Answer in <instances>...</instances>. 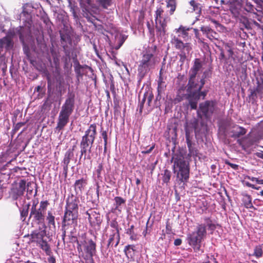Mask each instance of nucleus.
I'll return each instance as SVG.
<instances>
[{"instance_id":"12","label":"nucleus","mask_w":263,"mask_h":263,"mask_svg":"<svg viewBox=\"0 0 263 263\" xmlns=\"http://www.w3.org/2000/svg\"><path fill=\"white\" fill-rule=\"evenodd\" d=\"M205 84V80L201 79L200 81H196V78H192L190 76V79L187 86V92H198L201 90Z\"/></svg>"},{"instance_id":"22","label":"nucleus","mask_w":263,"mask_h":263,"mask_svg":"<svg viewBox=\"0 0 263 263\" xmlns=\"http://www.w3.org/2000/svg\"><path fill=\"white\" fill-rule=\"evenodd\" d=\"M87 184V179L86 178H82L77 180L74 184V191L76 194H81Z\"/></svg>"},{"instance_id":"53","label":"nucleus","mask_w":263,"mask_h":263,"mask_svg":"<svg viewBox=\"0 0 263 263\" xmlns=\"http://www.w3.org/2000/svg\"><path fill=\"white\" fill-rule=\"evenodd\" d=\"M118 42V45L115 47V49H119L125 42V39L124 36H120L116 39Z\"/></svg>"},{"instance_id":"35","label":"nucleus","mask_w":263,"mask_h":263,"mask_svg":"<svg viewBox=\"0 0 263 263\" xmlns=\"http://www.w3.org/2000/svg\"><path fill=\"white\" fill-rule=\"evenodd\" d=\"M30 206V203H28L24 205L23 208L20 209L21 213V219L23 221H24L28 215L29 209Z\"/></svg>"},{"instance_id":"56","label":"nucleus","mask_w":263,"mask_h":263,"mask_svg":"<svg viewBox=\"0 0 263 263\" xmlns=\"http://www.w3.org/2000/svg\"><path fill=\"white\" fill-rule=\"evenodd\" d=\"M26 124L25 122H18L14 127L12 130V134L14 135L20 128Z\"/></svg>"},{"instance_id":"17","label":"nucleus","mask_w":263,"mask_h":263,"mask_svg":"<svg viewBox=\"0 0 263 263\" xmlns=\"http://www.w3.org/2000/svg\"><path fill=\"white\" fill-rule=\"evenodd\" d=\"M84 249L87 254L89 255L92 263H93V256L96 252V243L92 239L85 241Z\"/></svg>"},{"instance_id":"41","label":"nucleus","mask_w":263,"mask_h":263,"mask_svg":"<svg viewBox=\"0 0 263 263\" xmlns=\"http://www.w3.org/2000/svg\"><path fill=\"white\" fill-rule=\"evenodd\" d=\"M195 143L191 144L190 146H187L189 149V154L187 155V159H189L191 157H194L197 156V150L194 147Z\"/></svg>"},{"instance_id":"54","label":"nucleus","mask_w":263,"mask_h":263,"mask_svg":"<svg viewBox=\"0 0 263 263\" xmlns=\"http://www.w3.org/2000/svg\"><path fill=\"white\" fill-rule=\"evenodd\" d=\"M39 246L45 251H47L49 249V246L47 242V241L45 239L42 240L41 242L37 243Z\"/></svg>"},{"instance_id":"64","label":"nucleus","mask_w":263,"mask_h":263,"mask_svg":"<svg viewBox=\"0 0 263 263\" xmlns=\"http://www.w3.org/2000/svg\"><path fill=\"white\" fill-rule=\"evenodd\" d=\"M210 21L215 25L216 28L218 27H222V26L218 22V21H216L214 19L210 18Z\"/></svg>"},{"instance_id":"20","label":"nucleus","mask_w":263,"mask_h":263,"mask_svg":"<svg viewBox=\"0 0 263 263\" xmlns=\"http://www.w3.org/2000/svg\"><path fill=\"white\" fill-rule=\"evenodd\" d=\"M61 42L64 49H70L72 46V41L70 38L69 32L64 33L62 31H60Z\"/></svg>"},{"instance_id":"8","label":"nucleus","mask_w":263,"mask_h":263,"mask_svg":"<svg viewBox=\"0 0 263 263\" xmlns=\"http://www.w3.org/2000/svg\"><path fill=\"white\" fill-rule=\"evenodd\" d=\"M47 51V59L52 66L57 68L60 65V61L61 59L65 64L70 60L69 50H63V53L61 58V53L59 50H46Z\"/></svg>"},{"instance_id":"49","label":"nucleus","mask_w":263,"mask_h":263,"mask_svg":"<svg viewBox=\"0 0 263 263\" xmlns=\"http://www.w3.org/2000/svg\"><path fill=\"white\" fill-rule=\"evenodd\" d=\"M102 137L104 140V151L106 153L107 149V135L106 130L102 131L101 132Z\"/></svg>"},{"instance_id":"4","label":"nucleus","mask_w":263,"mask_h":263,"mask_svg":"<svg viewBox=\"0 0 263 263\" xmlns=\"http://www.w3.org/2000/svg\"><path fill=\"white\" fill-rule=\"evenodd\" d=\"M156 61V58L151 50L143 51L138 68V75L141 79L144 78L150 69L155 65Z\"/></svg>"},{"instance_id":"39","label":"nucleus","mask_w":263,"mask_h":263,"mask_svg":"<svg viewBox=\"0 0 263 263\" xmlns=\"http://www.w3.org/2000/svg\"><path fill=\"white\" fill-rule=\"evenodd\" d=\"M248 91H250V94L248 96L250 100V102L252 104H254L256 103L257 101V97L258 96V93L256 92L253 89L251 88L249 89Z\"/></svg>"},{"instance_id":"48","label":"nucleus","mask_w":263,"mask_h":263,"mask_svg":"<svg viewBox=\"0 0 263 263\" xmlns=\"http://www.w3.org/2000/svg\"><path fill=\"white\" fill-rule=\"evenodd\" d=\"M253 255L257 258H259L262 255V250L260 246H256L254 249Z\"/></svg>"},{"instance_id":"36","label":"nucleus","mask_w":263,"mask_h":263,"mask_svg":"<svg viewBox=\"0 0 263 263\" xmlns=\"http://www.w3.org/2000/svg\"><path fill=\"white\" fill-rule=\"evenodd\" d=\"M115 203L114 205L115 206V210H118L119 211H121V205L123 204H125V200L124 199L121 197L117 196L114 198Z\"/></svg>"},{"instance_id":"2","label":"nucleus","mask_w":263,"mask_h":263,"mask_svg":"<svg viewBox=\"0 0 263 263\" xmlns=\"http://www.w3.org/2000/svg\"><path fill=\"white\" fill-rule=\"evenodd\" d=\"M178 37L174 36L171 39L172 48L178 49H190L192 48L190 41L194 33L197 36L198 30L193 28L180 25L178 28L175 29Z\"/></svg>"},{"instance_id":"28","label":"nucleus","mask_w":263,"mask_h":263,"mask_svg":"<svg viewBox=\"0 0 263 263\" xmlns=\"http://www.w3.org/2000/svg\"><path fill=\"white\" fill-rule=\"evenodd\" d=\"M92 156V148H89L87 149L82 148V150H80V156L79 163H80V161L82 158L84 160H90Z\"/></svg>"},{"instance_id":"43","label":"nucleus","mask_w":263,"mask_h":263,"mask_svg":"<svg viewBox=\"0 0 263 263\" xmlns=\"http://www.w3.org/2000/svg\"><path fill=\"white\" fill-rule=\"evenodd\" d=\"M69 7H70V11L72 13L73 17L75 18H78V11L79 10L78 6L74 4H72L71 2H70Z\"/></svg>"},{"instance_id":"50","label":"nucleus","mask_w":263,"mask_h":263,"mask_svg":"<svg viewBox=\"0 0 263 263\" xmlns=\"http://www.w3.org/2000/svg\"><path fill=\"white\" fill-rule=\"evenodd\" d=\"M147 96V93H145L144 94V96H143V97L142 100L140 101L139 105L138 106L140 113H142V109H143V108L144 106V104L146 100Z\"/></svg>"},{"instance_id":"33","label":"nucleus","mask_w":263,"mask_h":263,"mask_svg":"<svg viewBox=\"0 0 263 263\" xmlns=\"http://www.w3.org/2000/svg\"><path fill=\"white\" fill-rule=\"evenodd\" d=\"M242 202L244 204L245 206L247 209H255V208L253 205L252 203V198L251 196L249 195L246 194L243 196L242 198Z\"/></svg>"},{"instance_id":"60","label":"nucleus","mask_w":263,"mask_h":263,"mask_svg":"<svg viewBox=\"0 0 263 263\" xmlns=\"http://www.w3.org/2000/svg\"><path fill=\"white\" fill-rule=\"evenodd\" d=\"M172 227L168 222V220H167L166 223V233L170 234L172 233Z\"/></svg>"},{"instance_id":"19","label":"nucleus","mask_w":263,"mask_h":263,"mask_svg":"<svg viewBox=\"0 0 263 263\" xmlns=\"http://www.w3.org/2000/svg\"><path fill=\"white\" fill-rule=\"evenodd\" d=\"M167 26L166 18H164L163 21L155 22L156 35L157 36H164L166 33V27Z\"/></svg>"},{"instance_id":"1","label":"nucleus","mask_w":263,"mask_h":263,"mask_svg":"<svg viewBox=\"0 0 263 263\" xmlns=\"http://www.w3.org/2000/svg\"><path fill=\"white\" fill-rule=\"evenodd\" d=\"M172 161L173 162V172L175 174L176 181L181 187H184L190 178V162L185 160L181 153H174Z\"/></svg>"},{"instance_id":"44","label":"nucleus","mask_w":263,"mask_h":263,"mask_svg":"<svg viewBox=\"0 0 263 263\" xmlns=\"http://www.w3.org/2000/svg\"><path fill=\"white\" fill-rule=\"evenodd\" d=\"M134 226L131 225L130 228L126 230V233L130 235V239L132 240H136L137 239V235L134 231Z\"/></svg>"},{"instance_id":"24","label":"nucleus","mask_w":263,"mask_h":263,"mask_svg":"<svg viewBox=\"0 0 263 263\" xmlns=\"http://www.w3.org/2000/svg\"><path fill=\"white\" fill-rule=\"evenodd\" d=\"M247 133V129L243 127L240 126L238 125H234L233 126L231 130V137L234 138H239L242 136L245 135Z\"/></svg>"},{"instance_id":"13","label":"nucleus","mask_w":263,"mask_h":263,"mask_svg":"<svg viewBox=\"0 0 263 263\" xmlns=\"http://www.w3.org/2000/svg\"><path fill=\"white\" fill-rule=\"evenodd\" d=\"M76 147V145H73L72 148H69L65 153L64 159L62 162V165L63 167V173L65 177H66L68 171V165L70 160L73 158V152Z\"/></svg>"},{"instance_id":"31","label":"nucleus","mask_w":263,"mask_h":263,"mask_svg":"<svg viewBox=\"0 0 263 263\" xmlns=\"http://www.w3.org/2000/svg\"><path fill=\"white\" fill-rule=\"evenodd\" d=\"M256 81L257 86L253 88V89L258 93V96L260 98H262L263 95V80L262 79L260 80L256 79Z\"/></svg>"},{"instance_id":"55","label":"nucleus","mask_w":263,"mask_h":263,"mask_svg":"<svg viewBox=\"0 0 263 263\" xmlns=\"http://www.w3.org/2000/svg\"><path fill=\"white\" fill-rule=\"evenodd\" d=\"M245 9L247 11L253 13H255L254 10H256L254 6L250 3H246Z\"/></svg>"},{"instance_id":"46","label":"nucleus","mask_w":263,"mask_h":263,"mask_svg":"<svg viewBox=\"0 0 263 263\" xmlns=\"http://www.w3.org/2000/svg\"><path fill=\"white\" fill-rule=\"evenodd\" d=\"M99 4L104 9H107L112 4V0H98Z\"/></svg>"},{"instance_id":"62","label":"nucleus","mask_w":263,"mask_h":263,"mask_svg":"<svg viewBox=\"0 0 263 263\" xmlns=\"http://www.w3.org/2000/svg\"><path fill=\"white\" fill-rule=\"evenodd\" d=\"M153 99V95L151 93H147V98H146V99H147L146 104L148 106H150V104L151 103Z\"/></svg>"},{"instance_id":"38","label":"nucleus","mask_w":263,"mask_h":263,"mask_svg":"<svg viewBox=\"0 0 263 263\" xmlns=\"http://www.w3.org/2000/svg\"><path fill=\"white\" fill-rule=\"evenodd\" d=\"M166 7L170 8L169 13L172 15L176 8V0H166Z\"/></svg>"},{"instance_id":"5","label":"nucleus","mask_w":263,"mask_h":263,"mask_svg":"<svg viewBox=\"0 0 263 263\" xmlns=\"http://www.w3.org/2000/svg\"><path fill=\"white\" fill-rule=\"evenodd\" d=\"M206 235L204 224H198L196 231L187 235V239L189 245L193 247L195 251L200 250L201 242Z\"/></svg>"},{"instance_id":"61","label":"nucleus","mask_w":263,"mask_h":263,"mask_svg":"<svg viewBox=\"0 0 263 263\" xmlns=\"http://www.w3.org/2000/svg\"><path fill=\"white\" fill-rule=\"evenodd\" d=\"M225 163L228 165H229L230 166H231L232 168L235 170H238V165L237 164H233V163H231L230 162H229V161H226L225 162Z\"/></svg>"},{"instance_id":"7","label":"nucleus","mask_w":263,"mask_h":263,"mask_svg":"<svg viewBox=\"0 0 263 263\" xmlns=\"http://www.w3.org/2000/svg\"><path fill=\"white\" fill-rule=\"evenodd\" d=\"M97 126L95 124H91L85 131V135L82 137L80 143V150L92 148L97 135Z\"/></svg>"},{"instance_id":"18","label":"nucleus","mask_w":263,"mask_h":263,"mask_svg":"<svg viewBox=\"0 0 263 263\" xmlns=\"http://www.w3.org/2000/svg\"><path fill=\"white\" fill-rule=\"evenodd\" d=\"M17 33L19 35L20 40L23 45V49H29L27 46L26 42L30 37L29 29H25L23 27H20L17 30Z\"/></svg>"},{"instance_id":"47","label":"nucleus","mask_w":263,"mask_h":263,"mask_svg":"<svg viewBox=\"0 0 263 263\" xmlns=\"http://www.w3.org/2000/svg\"><path fill=\"white\" fill-rule=\"evenodd\" d=\"M103 170V166L102 163H100L98 164L97 167L96 168V173L97 175L98 179L100 180L102 179L101 174Z\"/></svg>"},{"instance_id":"15","label":"nucleus","mask_w":263,"mask_h":263,"mask_svg":"<svg viewBox=\"0 0 263 263\" xmlns=\"http://www.w3.org/2000/svg\"><path fill=\"white\" fill-rule=\"evenodd\" d=\"M32 218L33 221L39 224L44 223L45 213L40 209L30 210L29 219Z\"/></svg>"},{"instance_id":"11","label":"nucleus","mask_w":263,"mask_h":263,"mask_svg":"<svg viewBox=\"0 0 263 263\" xmlns=\"http://www.w3.org/2000/svg\"><path fill=\"white\" fill-rule=\"evenodd\" d=\"M192 124L194 129L196 138L197 140H202L203 137L206 136L208 133V127L207 124L203 121L194 120Z\"/></svg>"},{"instance_id":"42","label":"nucleus","mask_w":263,"mask_h":263,"mask_svg":"<svg viewBox=\"0 0 263 263\" xmlns=\"http://www.w3.org/2000/svg\"><path fill=\"white\" fill-rule=\"evenodd\" d=\"M190 4L193 7V9L194 11H196V13L198 14H200L201 12V8L200 7V4L197 3L196 1L194 0H192L190 2Z\"/></svg>"},{"instance_id":"23","label":"nucleus","mask_w":263,"mask_h":263,"mask_svg":"<svg viewBox=\"0 0 263 263\" xmlns=\"http://www.w3.org/2000/svg\"><path fill=\"white\" fill-rule=\"evenodd\" d=\"M201 31L202 32L204 35H205L211 41L214 40H218L219 38L218 33L214 31L209 27L202 26L201 27Z\"/></svg>"},{"instance_id":"10","label":"nucleus","mask_w":263,"mask_h":263,"mask_svg":"<svg viewBox=\"0 0 263 263\" xmlns=\"http://www.w3.org/2000/svg\"><path fill=\"white\" fill-rule=\"evenodd\" d=\"M26 189V181L24 179H22L16 185L15 187H12L10 192V197L13 200H17L22 199V197Z\"/></svg>"},{"instance_id":"25","label":"nucleus","mask_w":263,"mask_h":263,"mask_svg":"<svg viewBox=\"0 0 263 263\" xmlns=\"http://www.w3.org/2000/svg\"><path fill=\"white\" fill-rule=\"evenodd\" d=\"M202 67V64L199 59H195L193 67L190 70V76L192 78H196L197 74Z\"/></svg>"},{"instance_id":"21","label":"nucleus","mask_w":263,"mask_h":263,"mask_svg":"<svg viewBox=\"0 0 263 263\" xmlns=\"http://www.w3.org/2000/svg\"><path fill=\"white\" fill-rule=\"evenodd\" d=\"M186 99L189 101V104L191 109H196L197 108V103L199 100V95L198 92H188Z\"/></svg>"},{"instance_id":"6","label":"nucleus","mask_w":263,"mask_h":263,"mask_svg":"<svg viewBox=\"0 0 263 263\" xmlns=\"http://www.w3.org/2000/svg\"><path fill=\"white\" fill-rule=\"evenodd\" d=\"M78 213L65 210L62 226L63 231L62 236L64 242L67 231L70 228V233L72 234L73 233V230L78 224Z\"/></svg>"},{"instance_id":"34","label":"nucleus","mask_w":263,"mask_h":263,"mask_svg":"<svg viewBox=\"0 0 263 263\" xmlns=\"http://www.w3.org/2000/svg\"><path fill=\"white\" fill-rule=\"evenodd\" d=\"M164 11L163 8L161 7H158L157 8L156 11H155V22H158L159 21H163L164 17H163V13ZM164 18H167V17H164Z\"/></svg>"},{"instance_id":"29","label":"nucleus","mask_w":263,"mask_h":263,"mask_svg":"<svg viewBox=\"0 0 263 263\" xmlns=\"http://www.w3.org/2000/svg\"><path fill=\"white\" fill-rule=\"evenodd\" d=\"M166 87V84L165 82L163 81V79L162 77V76L160 75L159 80L158 81V88H157V91L158 95L157 97V100H159L161 98V95L162 93Z\"/></svg>"},{"instance_id":"52","label":"nucleus","mask_w":263,"mask_h":263,"mask_svg":"<svg viewBox=\"0 0 263 263\" xmlns=\"http://www.w3.org/2000/svg\"><path fill=\"white\" fill-rule=\"evenodd\" d=\"M49 204V203L48 201H42L40 202V207L38 208V209H40L41 211H43L45 213V212L47 209V207L48 205Z\"/></svg>"},{"instance_id":"37","label":"nucleus","mask_w":263,"mask_h":263,"mask_svg":"<svg viewBox=\"0 0 263 263\" xmlns=\"http://www.w3.org/2000/svg\"><path fill=\"white\" fill-rule=\"evenodd\" d=\"M46 220L47 221V223L49 227H51L52 226L54 228H55V217L51 211L48 212V215L46 217Z\"/></svg>"},{"instance_id":"40","label":"nucleus","mask_w":263,"mask_h":263,"mask_svg":"<svg viewBox=\"0 0 263 263\" xmlns=\"http://www.w3.org/2000/svg\"><path fill=\"white\" fill-rule=\"evenodd\" d=\"M162 181L164 183H166L167 185L170 182L171 178V172L168 170H165L164 173L162 174Z\"/></svg>"},{"instance_id":"58","label":"nucleus","mask_w":263,"mask_h":263,"mask_svg":"<svg viewBox=\"0 0 263 263\" xmlns=\"http://www.w3.org/2000/svg\"><path fill=\"white\" fill-rule=\"evenodd\" d=\"M211 76V70L210 69L206 70L203 72L202 78L201 79H203V80H205V79L210 77Z\"/></svg>"},{"instance_id":"57","label":"nucleus","mask_w":263,"mask_h":263,"mask_svg":"<svg viewBox=\"0 0 263 263\" xmlns=\"http://www.w3.org/2000/svg\"><path fill=\"white\" fill-rule=\"evenodd\" d=\"M247 178L252 181H255L257 184H263V180L262 179H259L258 178H255V177H250V176H247Z\"/></svg>"},{"instance_id":"45","label":"nucleus","mask_w":263,"mask_h":263,"mask_svg":"<svg viewBox=\"0 0 263 263\" xmlns=\"http://www.w3.org/2000/svg\"><path fill=\"white\" fill-rule=\"evenodd\" d=\"M119 230H112L111 233L109 235L108 241L110 242H114L115 243V240L116 239V237L118 236L119 235Z\"/></svg>"},{"instance_id":"32","label":"nucleus","mask_w":263,"mask_h":263,"mask_svg":"<svg viewBox=\"0 0 263 263\" xmlns=\"http://www.w3.org/2000/svg\"><path fill=\"white\" fill-rule=\"evenodd\" d=\"M204 223L203 224L205 225V228L208 227V229L211 231V233L216 229V226L212 220L209 217H205L204 218ZM202 224V223L201 224Z\"/></svg>"},{"instance_id":"59","label":"nucleus","mask_w":263,"mask_h":263,"mask_svg":"<svg viewBox=\"0 0 263 263\" xmlns=\"http://www.w3.org/2000/svg\"><path fill=\"white\" fill-rule=\"evenodd\" d=\"M237 70L240 71L242 74H246L247 66L244 65H240V66L237 68Z\"/></svg>"},{"instance_id":"14","label":"nucleus","mask_w":263,"mask_h":263,"mask_svg":"<svg viewBox=\"0 0 263 263\" xmlns=\"http://www.w3.org/2000/svg\"><path fill=\"white\" fill-rule=\"evenodd\" d=\"M78 197L73 195L69 196L66 200V204L65 206L66 211L72 212L79 214L78 210L79 203Z\"/></svg>"},{"instance_id":"30","label":"nucleus","mask_w":263,"mask_h":263,"mask_svg":"<svg viewBox=\"0 0 263 263\" xmlns=\"http://www.w3.org/2000/svg\"><path fill=\"white\" fill-rule=\"evenodd\" d=\"M12 46V43L11 39L8 37L6 36L0 40V48H5V49H9Z\"/></svg>"},{"instance_id":"9","label":"nucleus","mask_w":263,"mask_h":263,"mask_svg":"<svg viewBox=\"0 0 263 263\" xmlns=\"http://www.w3.org/2000/svg\"><path fill=\"white\" fill-rule=\"evenodd\" d=\"M217 109V102L216 100H207L200 103L197 114L206 119H210Z\"/></svg>"},{"instance_id":"51","label":"nucleus","mask_w":263,"mask_h":263,"mask_svg":"<svg viewBox=\"0 0 263 263\" xmlns=\"http://www.w3.org/2000/svg\"><path fill=\"white\" fill-rule=\"evenodd\" d=\"M185 139L187 143V146H190L191 144L194 143L192 141V138L190 136L189 130L186 128H185Z\"/></svg>"},{"instance_id":"26","label":"nucleus","mask_w":263,"mask_h":263,"mask_svg":"<svg viewBox=\"0 0 263 263\" xmlns=\"http://www.w3.org/2000/svg\"><path fill=\"white\" fill-rule=\"evenodd\" d=\"M46 235V232L45 230L39 232H33L31 234V238L32 242L38 243L44 239V237Z\"/></svg>"},{"instance_id":"3","label":"nucleus","mask_w":263,"mask_h":263,"mask_svg":"<svg viewBox=\"0 0 263 263\" xmlns=\"http://www.w3.org/2000/svg\"><path fill=\"white\" fill-rule=\"evenodd\" d=\"M75 107V94L73 91H68L65 102L61 107L55 127L59 132L64 129L69 121V118L73 113Z\"/></svg>"},{"instance_id":"27","label":"nucleus","mask_w":263,"mask_h":263,"mask_svg":"<svg viewBox=\"0 0 263 263\" xmlns=\"http://www.w3.org/2000/svg\"><path fill=\"white\" fill-rule=\"evenodd\" d=\"M87 67V66H83L76 61L74 63V71L77 75V77L79 80L80 78H82L85 73V69Z\"/></svg>"},{"instance_id":"63","label":"nucleus","mask_w":263,"mask_h":263,"mask_svg":"<svg viewBox=\"0 0 263 263\" xmlns=\"http://www.w3.org/2000/svg\"><path fill=\"white\" fill-rule=\"evenodd\" d=\"M154 147H155V145H152L149 148H148V149L145 148V150L142 151V153L145 154H149L152 152V151L153 150Z\"/></svg>"},{"instance_id":"16","label":"nucleus","mask_w":263,"mask_h":263,"mask_svg":"<svg viewBox=\"0 0 263 263\" xmlns=\"http://www.w3.org/2000/svg\"><path fill=\"white\" fill-rule=\"evenodd\" d=\"M86 214L88 215V219L92 226H100L102 222L100 214L92 210L87 211Z\"/></svg>"}]
</instances>
